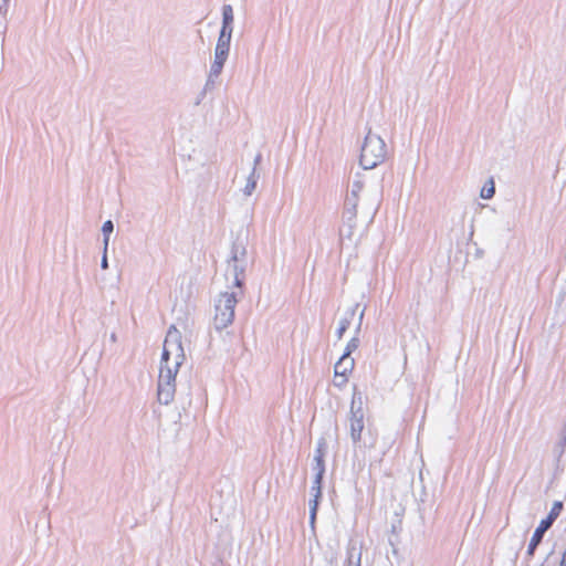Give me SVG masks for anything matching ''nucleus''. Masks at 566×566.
<instances>
[{"label": "nucleus", "instance_id": "6e6552de", "mask_svg": "<svg viewBox=\"0 0 566 566\" xmlns=\"http://www.w3.org/2000/svg\"><path fill=\"white\" fill-rule=\"evenodd\" d=\"M551 526L547 525L546 522L541 521L539 525L533 533V536L530 541L528 547H527V555L533 556L536 547L542 542L544 533Z\"/></svg>", "mask_w": 566, "mask_h": 566}, {"label": "nucleus", "instance_id": "39448f33", "mask_svg": "<svg viewBox=\"0 0 566 566\" xmlns=\"http://www.w3.org/2000/svg\"><path fill=\"white\" fill-rule=\"evenodd\" d=\"M354 369V359L349 356V350L345 352L334 367V385L343 387Z\"/></svg>", "mask_w": 566, "mask_h": 566}, {"label": "nucleus", "instance_id": "f257e3e1", "mask_svg": "<svg viewBox=\"0 0 566 566\" xmlns=\"http://www.w3.org/2000/svg\"><path fill=\"white\" fill-rule=\"evenodd\" d=\"M184 359L185 352L181 344V334L175 326H171L164 342L160 369L178 371Z\"/></svg>", "mask_w": 566, "mask_h": 566}, {"label": "nucleus", "instance_id": "20e7f679", "mask_svg": "<svg viewBox=\"0 0 566 566\" xmlns=\"http://www.w3.org/2000/svg\"><path fill=\"white\" fill-rule=\"evenodd\" d=\"M178 371L159 370L158 379V401L168 405L175 397V379Z\"/></svg>", "mask_w": 566, "mask_h": 566}, {"label": "nucleus", "instance_id": "0eeeda50", "mask_svg": "<svg viewBox=\"0 0 566 566\" xmlns=\"http://www.w3.org/2000/svg\"><path fill=\"white\" fill-rule=\"evenodd\" d=\"M364 430V413L361 410H357L352 413L350 417V437L357 442L361 439V433Z\"/></svg>", "mask_w": 566, "mask_h": 566}, {"label": "nucleus", "instance_id": "f3484780", "mask_svg": "<svg viewBox=\"0 0 566 566\" xmlns=\"http://www.w3.org/2000/svg\"><path fill=\"white\" fill-rule=\"evenodd\" d=\"M316 510H317V500L315 499V500L313 501V505H312V507H311V520H312V522H314V520H315V516H316Z\"/></svg>", "mask_w": 566, "mask_h": 566}, {"label": "nucleus", "instance_id": "1a4fd4ad", "mask_svg": "<svg viewBox=\"0 0 566 566\" xmlns=\"http://www.w3.org/2000/svg\"><path fill=\"white\" fill-rule=\"evenodd\" d=\"M563 510V503L557 501L553 504L548 515L546 518L542 520L543 522H546L547 525L552 526V524L554 523V521L558 517V515L560 514Z\"/></svg>", "mask_w": 566, "mask_h": 566}, {"label": "nucleus", "instance_id": "2eb2a0df", "mask_svg": "<svg viewBox=\"0 0 566 566\" xmlns=\"http://www.w3.org/2000/svg\"><path fill=\"white\" fill-rule=\"evenodd\" d=\"M230 29L232 30V25L226 27V24H223L218 41H226Z\"/></svg>", "mask_w": 566, "mask_h": 566}, {"label": "nucleus", "instance_id": "dca6fc26", "mask_svg": "<svg viewBox=\"0 0 566 566\" xmlns=\"http://www.w3.org/2000/svg\"><path fill=\"white\" fill-rule=\"evenodd\" d=\"M357 346H358V340H357L356 338H353V339L348 343V345H347V347H346V352H347V350H349V355H350V354H352V352H353V350H355V349L357 348Z\"/></svg>", "mask_w": 566, "mask_h": 566}, {"label": "nucleus", "instance_id": "9b49d317", "mask_svg": "<svg viewBox=\"0 0 566 566\" xmlns=\"http://www.w3.org/2000/svg\"><path fill=\"white\" fill-rule=\"evenodd\" d=\"M222 18H223V24L226 27L232 25L233 22V10L232 7L229 4L223 6L222 8Z\"/></svg>", "mask_w": 566, "mask_h": 566}, {"label": "nucleus", "instance_id": "4468645a", "mask_svg": "<svg viewBox=\"0 0 566 566\" xmlns=\"http://www.w3.org/2000/svg\"><path fill=\"white\" fill-rule=\"evenodd\" d=\"M348 326H349V322L347 319L340 321L339 326L337 328V337L338 338L343 337V335L346 332V329L348 328Z\"/></svg>", "mask_w": 566, "mask_h": 566}, {"label": "nucleus", "instance_id": "7ed1b4c3", "mask_svg": "<svg viewBox=\"0 0 566 566\" xmlns=\"http://www.w3.org/2000/svg\"><path fill=\"white\" fill-rule=\"evenodd\" d=\"M237 298L233 293H222L216 305L213 323L217 329L228 327L234 318Z\"/></svg>", "mask_w": 566, "mask_h": 566}, {"label": "nucleus", "instance_id": "f8f14e48", "mask_svg": "<svg viewBox=\"0 0 566 566\" xmlns=\"http://www.w3.org/2000/svg\"><path fill=\"white\" fill-rule=\"evenodd\" d=\"M495 188L493 180L489 181V186H484L481 190V197L483 199H491L494 196Z\"/></svg>", "mask_w": 566, "mask_h": 566}, {"label": "nucleus", "instance_id": "f03ea898", "mask_svg": "<svg viewBox=\"0 0 566 566\" xmlns=\"http://www.w3.org/2000/svg\"><path fill=\"white\" fill-rule=\"evenodd\" d=\"M386 144L376 136L368 134L361 147L359 163L364 169H373L386 157Z\"/></svg>", "mask_w": 566, "mask_h": 566}, {"label": "nucleus", "instance_id": "a211bd4d", "mask_svg": "<svg viewBox=\"0 0 566 566\" xmlns=\"http://www.w3.org/2000/svg\"><path fill=\"white\" fill-rule=\"evenodd\" d=\"M254 188H255V182L253 181V182H251V184H249V185L247 186L245 193H247V195H250V193L253 191V189H254Z\"/></svg>", "mask_w": 566, "mask_h": 566}, {"label": "nucleus", "instance_id": "9d476101", "mask_svg": "<svg viewBox=\"0 0 566 566\" xmlns=\"http://www.w3.org/2000/svg\"><path fill=\"white\" fill-rule=\"evenodd\" d=\"M360 560H361L360 549H356L355 546L349 545L348 552H347L348 566H352L353 563L355 564V566H360Z\"/></svg>", "mask_w": 566, "mask_h": 566}, {"label": "nucleus", "instance_id": "aec40b11", "mask_svg": "<svg viewBox=\"0 0 566 566\" xmlns=\"http://www.w3.org/2000/svg\"><path fill=\"white\" fill-rule=\"evenodd\" d=\"M102 266L105 269L107 268V260H106V256L103 258V261H102Z\"/></svg>", "mask_w": 566, "mask_h": 566}, {"label": "nucleus", "instance_id": "ddd939ff", "mask_svg": "<svg viewBox=\"0 0 566 566\" xmlns=\"http://www.w3.org/2000/svg\"><path fill=\"white\" fill-rule=\"evenodd\" d=\"M113 228H114V226H113V222L111 220L104 222V224H103L102 230H103L104 235H105V239H104L105 248L108 244V237L112 233Z\"/></svg>", "mask_w": 566, "mask_h": 566}, {"label": "nucleus", "instance_id": "423d86ee", "mask_svg": "<svg viewBox=\"0 0 566 566\" xmlns=\"http://www.w3.org/2000/svg\"><path fill=\"white\" fill-rule=\"evenodd\" d=\"M230 39H231V29L228 32V36H227L226 41H218V43H217L216 59H214V63H213V69L216 72H220L223 66V63L227 59L228 51H229Z\"/></svg>", "mask_w": 566, "mask_h": 566}, {"label": "nucleus", "instance_id": "6ab92c4d", "mask_svg": "<svg viewBox=\"0 0 566 566\" xmlns=\"http://www.w3.org/2000/svg\"><path fill=\"white\" fill-rule=\"evenodd\" d=\"M559 566H566V549L562 554Z\"/></svg>", "mask_w": 566, "mask_h": 566}]
</instances>
